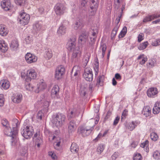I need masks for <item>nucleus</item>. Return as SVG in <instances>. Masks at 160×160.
Listing matches in <instances>:
<instances>
[{
	"label": "nucleus",
	"instance_id": "nucleus-1",
	"mask_svg": "<svg viewBox=\"0 0 160 160\" xmlns=\"http://www.w3.org/2000/svg\"><path fill=\"white\" fill-rule=\"evenodd\" d=\"M12 125L13 127H12V130H11L10 127V134L8 133V134L11 137V145L12 146H15L17 143L18 140L17 137L18 130L17 128L18 127L19 124L18 120L16 118L13 119L12 120Z\"/></svg>",
	"mask_w": 160,
	"mask_h": 160
},
{
	"label": "nucleus",
	"instance_id": "nucleus-2",
	"mask_svg": "<svg viewBox=\"0 0 160 160\" xmlns=\"http://www.w3.org/2000/svg\"><path fill=\"white\" fill-rule=\"evenodd\" d=\"M66 117L62 113H58L52 117V122L58 128L61 127L65 122Z\"/></svg>",
	"mask_w": 160,
	"mask_h": 160
},
{
	"label": "nucleus",
	"instance_id": "nucleus-3",
	"mask_svg": "<svg viewBox=\"0 0 160 160\" xmlns=\"http://www.w3.org/2000/svg\"><path fill=\"white\" fill-rule=\"evenodd\" d=\"M33 132V127L31 126L23 127L21 129L22 135L25 138L28 139L31 138Z\"/></svg>",
	"mask_w": 160,
	"mask_h": 160
},
{
	"label": "nucleus",
	"instance_id": "nucleus-4",
	"mask_svg": "<svg viewBox=\"0 0 160 160\" xmlns=\"http://www.w3.org/2000/svg\"><path fill=\"white\" fill-rule=\"evenodd\" d=\"M78 131L83 137H85L89 135L94 129V127H79Z\"/></svg>",
	"mask_w": 160,
	"mask_h": 160
},
{
	"label": "nucleus",
	"instance_id": "nucleus-5",
	"mask_svg": "<svg viewBox=\"0 0 160 160\" xmlns=\"http://www.w3.org/2000/svg\"><path fill=\"white\" fill-rule=\"evenodd\" d=\"M76 39L75 36L72 37L68 41L66 45L67 48L68 50L72 51L76 50L78 47L76 46Z\"/></svg>",
	"mask_w": 160,
	"mask_h": 160
},
{
	"label": "nucleus",
	"instance_id": "nucleus-6",
	"mask_svg": "<svg viewBox=\"0 0 160 160\" xmlns=\"http://www.w3.org/2000/svg\"><path fill=\"white\" fill-rule=\"evenodd\" d=\"M18 19L20 23L25 25L27 24L29 22L30 16L25 12H22L20 13L18 17Z\"/></svg>",
	"mask_w": 160,
	"mask_h": 160
},
{
	"label": "nucleus",
	"instance_id": "nucleus-7",
	"mask_svg": "<svg viewBox=\"0 0 160 160\" xmlns=\"http://www.w3.org/2000/svg\"><path fill=\"white\" fill-rule=\"evenodd\" d=\"M83 77L86 80L89 82L92 81L93 79L92 69L89 68H85L83 74Z\"/></svg>",
	"mask_w": 160,
	"mask_h": 160
},
{
	"label": "nucleus",
	"instance_id": "nucleus-8",
	"mask_svg": "<svg viewBox=\"0 0 160 160\" xmlns=\"http://www.w3.org/2000/svg\"><path fill=\"white\" fill-rule=\"evenodd\" d=\"M73 52L72 54L71 60L73 62H78L81 56V52L79 47L77 48L76 50L72 51Z\"/></svg>",
	"mask_w": 160,
	"mask_h": 160
},
{
	"label": "nucleus",
	"instance_id": "nucleus-9",
	"mask_svg": "<svg viewBox=\"0 0 160 160\" xmlns=\"http://www.w3.org/2000/svg\"><path fill=\"white\" fill-rule=\"evenodd\" d=\"M54 9L57 15H61L63 14L66 8L62 4L58 3L54 6Z\"/></svg>",
	"mask_w": 160,
	"mask_h": 160
},
{
	"label": "nucleus",
	"instance_id": "nucleus-10",
	"mask_svg": "<svg viewBox=\"0 0 160 160\" xmlns=\"http://www.w3.org/2000/svg\"><path fill=\"white\" fill-rule=\"evenodd\" d=\"M65 69L63 66L60 65L56 69L55 72V78L58 80L62 78V75L65 73Z\"/></svg>",
	"mask_w": 160,
	"mask_h": 160
},
{
	"label": "nucleus",
	"instance_id": "nucleus-11",
	"mask_svg": "<svg viewBox=\"0 0 160 160\" xmlns=\"http://www.w3.org/2000/svg\"><path fill=\"white\" fill-rule=\"evenodd\" d=\"M37 77V73L33 69H30L28 71L25 80L29 82L32 79H35Z\"/></svg>",
	"mask_w": 160,
	"mask_h": 160
},
{
	"label": "nucleus",
	"instance_id": "nucleus-12",
	"mask_svg": "<svg viewBox=\"0 0 160 160\" xmlns=\"http://www.w3.org/2000/svg\"><path fill=\"white\" fill-rule=\"evenodd\" d=\"M80 113L79 111L76 108H73L69 109L68 112L67 116L69 120L72 118L78 117Z\"/></svg>",
	"mask_w": 160,
	"mask_h": 160
},
{
	"label": "nucleus",
	"instance_id": "nucleus-13",
	"mask_svg": "<svg viewBox=\"0 0 160 160\" xmlns=\"http://www.w3.org/2000/svg\"><path fill=\"white\" fill-rule=\"evenodd\" d=\"M76 120L73 119L71 120L68 124V131L69 134L74 132L76 130L77 125Z\"/></svg>",
	"mask_w": 160,
	"mask_h": 160
},
{
	"label": "nucleus",
	"instance_id": "nucleus-14",
	"mask_svg": "<svg viewBox=\"0 0 160 160\" xmlns=\"http://www.w3.org/2000/svg\"><path fill=\"white\" fill-rule=\"evenodd\" d=\"M25 59L28 63L35 62L37 61L38 59L36 56L30 53H27L25 56Z\"/></svg>",
	"mask_w": 160,
	"mask_h": 160
},
{
	"label": "nucleus",
	"instance_id": "nucleus-15",
	"mask_svg": "<svg viewBox=\"0 0 160 160\" xmlns=\"http://www.w3.org/2000/svg\"><path fill=\"white\" fill-rule=\"evenodd\" d=\"M90 8L91 11H90V15H93L96 13V12L98 7V0H91Z\"/></svg>",
	"mask_w": 160,
	"mask_h": 160
},
{
	"label": "nucleus",
	"instance_id": "nucleus-16",
	"mask_svg": "<svg viewBox=\"0 0 160 160\" xmlns=\"http://www.w3.org/2000/svg\"><path fill=\"white\" fill-rule=\"evenodd\" d=\"M84 24L82 19L79 18H77L73 24V28L75 30H80L84 27Z\"/></svg>",
	"mask_w": 160,
	"mask_h": 160
},
{
	"label": "nucleus",
	"instance_id": "nucleus-17",
	"mask_svg": "<svg viewBox=\"0 0 160 160\" xmlns=\"http://www.w3.org/2000/svg\"><path fill=\"white\" fill-rule=\"evenodd\" d=\"M158 93L157 89L156 88H151L147 91V94L150 98H153L156 96Z\"/></svg>",
	"mask_w": 160,
	"mask_h": 160
},
{
	"label": "nucleus",
	"instance_id": "nucleus-18",
	"mask_svg": "<svg viewBox=\"0 0 160 160\" xmlns=\"http://www.w3.org/2000/svg\"><path fill=\"white\" fill-rule=\"evenodd\" d=\"M88 37L87 32L82 33L79 37L78 42L79 44H84L87 41Z\"/></svg>",
	"mask_w": 160,
	"mask_h": 160
},
{
	"label": "nucleus",
	"instance_id": "nucleus-19",
	"mask_svg": "<svg viewBox=\"0 0 160 160\" xmlns=\"http://www.w3.org/2000/svg\"><path fill=\"white\" fill-rule=\"evenodd\" d=\"M22 95L21 94L17 93L13 95L12 97V99L13 102L18 103L21 102L22 100Z\"/></svg>",
	"mask_w": 160,
	"mask_h": 160
},
{
	"label": "nucleus",
	"instance_id": "nucleus-20",
	"mask_svg": "<svg viewBox=\"0 0 160 160\" xmlns=\"http://www.w3.org/2000/svg\"><path fill=\"white\" fill-rule=\"evenodd\" d=\"M33 30L36 33L41 32L44 29L42 24L39 22H36L33 25Z\"/></svg>",
	"mask_w": 160,
	"mask_h": 160
},
{
	"label": "nucleus",
	"instance_id": "nucleus-21",
	"mask_svg": "<svg viewBox=\"0 0 160 160\" xmlns=\"http://www.w3.org/2000/svg\"><path fill=\"white\" fill-rule=\"evenodd\" d=\"M43 81L42 80L37 84V89L35 90V92L36 93H38L40 91L45 89L47 87V85L46 83L43 82Z\"/></svg>",
	"mask_w": 160,
	"mask_h": 160
},
{
	"label": "nucleus",
	"instance_id": "nucleus-22",
	"mask_svg": "<svg viewBox=\"0 0 160 160\" xmlns=\"http://www.w3.org/2000/svg\"><path fill=\"white\" fill-rule=\"evenodd\" d=\"M59 92V88L58 85H54L51 91V96L52 98H57Z\"/></svg>",
	"mask_w": 160,
	"mask_h": 160
},
{
	"label": "nucleus",
	"instance_id": "nucleus-23",
	"mask_svg": "<svg viewBox=\"0 0 160 160\" xmlns=\"http://www.w3.org/2000/svg\"><path fill=\"white\" fill-rule=\"evenodd\" d=\"M2 7L5 11H8L11 9L10 3L9 1L4 0L1 3Z\"/></svg>",
	"mask_w": 160,
	"mask_h": 160
},
{
	"label": "nucleus",
	"instance_id": "nucleus-24",
	"mask_svg": "<svg viewBox=\"0 0 160 160\" xmlns=\"http://www.w3.org/2000/svg\"><path fill=\"white\" fill-rule=\"evenodd\" d=\"M151 108L149 106H147L144 107L142 113L145 117H148L151 114Z\"/></svg>",
	"mask_w": 160,
	"mask_h": 160
},
{
	"label": "nucleus",
	"instance_id": "nucleus-25",
	"mask_svg": "<svg viewBox=\"0 0 160 160\" xmlns=\"http://www.w3.org/2000/svg\"><path fill=\"white\" fill-rule=\"evenodd\" d=\"M8 31L6 26L4 25H0V35L4 36H6L8 33Z\"/></svg>",
	"mask_w": 160,
	"mask_h": 160
},
{
	"label": "nucleus",
	"instance_id": "nucleus-26",
	"mask_svg": "<svg viewBox=\"0 0 160 160\" xmlns=\"http://www.w3.org/2000/svg\"><path fill=\"white\" fill-rule=\"evenodd\" d=\"M0 87L2 89H7L10 86L9 82L6 80H2L0 82Z\"/></svg>",
	"mask_w": 160,
	"mask_h": 160
},
{
	"label": "nucleus",
	"instance_id": "nucleus-27",
	"mask_svg": "<svg viewBox=\"0 0 160 160\" xmlns=\"http://www.w3.org/2000/svg\"><path fill=\"white\" fill-rule=\"evenodd\" d=\"M160 112V102H157L155 104L152 109V112L154 114H157Z\"/></svg>",
	"mask_w": 160,
	"mask_h": 160
},
{
	"label": "nucleus",
	"instance_id": "nucleus-28",
	"mask_svg": "<svg viewBox=\"0 0 160 160\" xmlns=\"http://www.w3.org/2000/svg\"><path fill=\"white\" fill-rule=\"evenodd\" d=\"M66 28L65 26L63 25V24L61 25L58 30V34L59 36L64 34L66 32Z\"/></svg>",
	"mask_w": 160,
	"mask_h": 160
},
{
	"label": "nucleus",
	"instance_id": "nucleus-29",
	"mask_svg": "<svg viewBox=\"0 0 160 160\" xmlns=\"http://www.w3.org/2000/svg\"><path fill=\"white\" fill-rule=\"evenodd\" d=\"M71 151L73 153H77L79 150L78 146L75 143H72L70 148Z\"/></svg>",
	"mask_w": 160,
	"mask_h": 160
},
{
	"label": "nucleus",
	"instance_id": "nucleus-30",
	"mask_svg": "<svg viewBox=\"0 0 160 160\" xmlns=\"http://www.w3.org/2000/svg\"><path fill=\"white\" fill-rule=\"evenodd\" d=\"M8 49L7 45L5 43L4 41H1L0 43V49L3 52H6Z\"/></svg>",
	"mask_w": 160,
	"mask_h": 160
},
{
	"label": "nucleus",
	"instance_id": "nucleus-31",
	"mask_svg": "<svg viewBox=\"0 0 160 160\" xmlns=\"http://www.w3.org/2000/svg\"><path fill=\"white\" fill-rule=\"evenodd\" d=\"M119 27V26L117 25V26H115L112 30L111 34V39L112 40H113L114 39Z\"/></svg>",
	"mask_w": 160,
	"mask_h": 160
},
{
	"label": "nucleus",
	"instance_id": "nucleus-32",
	"mask_svg": "<svg viewBox=\"0 0 160 160\" xmlns=\"http://www.w3.org/2000/svg\"><path fill=\"white\" fill-rule=\"evenodd\" d=\"M127 32V28L126 27H124L122 30L120 32L118 38H122L124 37L126 34Z\"/></svg>",
	"mask_w": 160,
	"mask_h": 160
},
{
	"label": "nucleus",
	"instance_id": "nucleus-33",
	"mask_svg": "<svg viewBox=\"0 0 160 160\" xmlns=\"http://www.w3.org/2000/svg\"><path fill=\"white\" fill-rule=\"evenodd\" d=\"M16 4L21 6H24L27 3V0H14Z\"/></svg>",
	"mask_w": 160,
	"mask_h": 160
},
{
	"label": "nucleus",
	"instance_id": "nucleus-34",
	"mask_svg": "<svg viewBox=\"0 0 160 160\" xmlns=\"http://www.w3.org/2000/svg\"><path fill=\"white\" fill-rule=\"evenodd\" d=\"M105 148L104 145L100 144L98 147L97 149V152L98 154H100L103 151Z\"/></svg>",
	"mask_w": 160,
	"mask_h": 160
},
{
	"label": "nucleus",
	"instance_id": "nucleus-35",
	"mask_svg": "<svg viewBox=\"0 0 160 160\" xmlns=\"http://www.w3.org/2000/svg\"><path fill=\"white\" fill-rule=\"evenodd\" d=\"M2 124L3 126L6 127V128L10 132V128H9L10 127L9 126V124L7 120L6 119H3L2 121Z\"/></svg>",
	"mask_w": 160,
	"mask_h": 160
},
{
	"label": "nucleus",
	"instance_id": "nucleus-36",
	"mask_svg": "<svg viewBox=\"0 0 160 160\" xmlns=\"http://www.w3.org/2000/svg\"><path fill=\"white\" fill-rule=\"evenodd\" d=\"M18 42L16 40L12 41L10 46L11 48H12L13 49H16L18 48Z\"/></svg>",
	"mask_w": 160,
	"mask_h": 160
},
{
	"label": "nucleus",
	"instance_id": "nucleus-37",
	"mask_svg": "<svg viewBox=\"0 0 160 160\" xmlns=\"http://www.w3.org/2000/svg\"><path fill=\"white\" fill-rule=\"evenodd\" d=\"M148 42H145L141 44L139 47L138 49L140 50H142L145 49L148 46Z\"/></svg>",
	"mask_w": 160,
	"mask_h": 160
},
{
	"label": "nucleus",
	"instance_id": "nucleus-38",
	"mask_svg": "<svg viewBox=\"0 0 160 160\" xmlns=\"http://www.w3.org/2000/svg\"><path fill=\"white\" fill-rule=\"evenodd\" d=\"M150 138L152 140L156 141L158 138V136L157 133L155 132H152L151 133Z\"/></svg>",
	"mask_w": 160,
	"mask_h": 160
},
{
	"label": "nucleus",
	"instance_id": "nucleus-39",
	"mask_svg": "<svg viewBox=\"0 0 160 160\" xmlns=\"http://www.w3.org/2000/svg\"><path fill=\"white\" fill-rule=\"evenodd\" d=\"M142 157L140 154L135 153L133 157V160H142Z\"/></svg>",
	"mask_w": 160,
	"mask_h": 160
},
{
	"label": "nucleus",
	"instance_id": "nucleus-40",
	"mask_svg": "<svg viewBox=\"0 0 160 160\" xmlns=\"http://www.w3.org/2000/svg\"><path fill=\"white\" fill-rule=\"evenodd\" d=\"M154 158L157 160L160 159V152L158 151L155 152L153 155Z\"/></svg>",
	"mask_w": 160,
	"mask_h": 160
},
{
	"label": "nucleus",
	"instance_id": "nucleus-41",
	"mask_svg": "<svg viewBox=\"0 0 160 160\" xmlns=\"http://www.w3.org/2000/svg\"><path fill=\"white\" fill-rule=\"evenodd\" d=\"M46 54L48 59H49L52 56V51L50 49H47L46 51Z\"/></svg>",
	"mask_w": 160,
	"mask_h": 160
},
{
	"label": "nucleus",
	"instance_id": "nucleus-42",
	"mask_svg": "<svg viewBox=\"0 0 160 160\" xmlns=\"http://www.w3.org/2000/svg\"><path fill=\"white\" fill-rule=\"evenodd\" d=\"M152 45L154 46H157L160 45V39H157L152 42Z\"/></svg>",
	"mask_w": 160,
	"mask_h": 160
},
{
	"label": "nucleus",
	"instance_id": "nucleus-43",
	"mask_svg": "<svg viewBox=\"0 0 160 160\" xmlns=\"http://www.w3.org/2000/svg\"><path fill=\"white\" fill-rule=\"evenodd\" d=\"M152 19V15H149L146 16L143 20V22H147L151 21Z\"/></svg>",
	"mask_w": 160,
	"mask_h": 160
},
{
	"label": "nucleus",
	"instance_id": "nucleus-44",
	"mask_svg": "<svg viewBox=\"0 0 160 160\" xmlns=\"http://www.w3.org/2000/svg\"><path fill=\"white\" fill-rule=\"evenodd\" d=\"M154 62L153 60H151L149 61V62L147 64V67L150 68L154 66Z\"/></svg>",
	"mask_w": 160,
	"mask_h": 160
},
{
	"label": "nucleus",
	"instance_id": "nucleus-45",
	"mask_svg": "<svg viewBox=\"0 0 160 160\" xmlns=\"http://www.w3.org/2000/svg\"><path fill=\"white\" fill-rule=\"evenodd\" d=\"M25 83V88L26 89L28 90L31 91L32 90L33 88V87L29 83Z\"/></svg>",
	"mask_w": 160,
	"mask_h": 160
},
{
	"label": "nucleus",
	"instance_id": "nucleus-46",
	"mask_svg": "<svg viewBox=\"0 0 160 160\" xmlns=\"http://www.w3.org/2000/svg\"><path fill=\"white\" fill-rule=\"evenodd\" d=\"M81 94L83 96H85L86 94L87 89L84 87H82L81 88Z\"/></svg>",
	"mask_w": 160,
	"mask_h": 160
},
{
	"label": "nucleus",
	"instance_id": "nucleus-47",
	"mask_svg": "<svg viewBox=\"0 0 160 160\" xmlns=\"http://www.w3.org/2000/svg\"><path fill=\"white\" fill-rule=\"evenodd\" d=\"M128 111L126 109H125L122 112L121 117V120L122 119H125L126 116L128 114Z\"/></svg>",
	"mask_w": 160,
	"mask_h": 160
},
{
	"label": "nucleus",
	"instance_id": "nucleus-48",
	"mask_svg": "<svg viewBox=\"0 0 160 160\" xmlns=\"http://www.w3.org/2000/svg\"><path fill=\"white\" fill-rule=\"evenodd\" d=\"M123 11V8H122L121 12H120V14L119 15H118V18L116 19V26L118 25V26H119L118 25V23L120 22V18L122 16V13Z\"/></svg>",
	"mask_w": 160,
	"mask_h": 160
},
{
	"label": "nucleus",
	"instance_id": "nucleus-49",
	"mask_svg": "<svg viewBox=\"0 0 160 160\" xmlns=\"http://www.w3.org/2000/svg\"><path fill=\"white\" fill-rule=\"evenodd\" d=\"M144 34L143 33H140L138 35V42H140L143 39Z\"/></svg>",
	"mask_w": 160,
	"mask_h": 160
},
{
	"label": "nucleus",
	"instance_id": "nucleus-50",
	"mask_svg": "<svg viewBox=\"0 0 160 160\" xmlns=\"http://www.w3.org/2000/svg\"><path fill=\"white\" fill-rule=\"evenodd\" d=\"M104 78V77L103 75L99 76L97 79V82L99 83L103 82Z\"/></svg>",
	"mask_w": 160,
	"mask_h": 160
},
{
	"label": "nucleus",
	"instance_id": "nucleus-51",
	"mask_svg": "<svg viewBox=\"0 0 160 160\" xmlns=\"http://www.w3.org/2000/svg\"><path fill=\"white\" fill-rule=\"evenodd\" d=\"M43 115V114L42 113V111H39L37 114V117L38 119L41 120Z\"/></svg>",
	"mask_w": 160,
	"mask_h": 160
},
{
	"label": "nucleus",
	"instance_id": "nucleus-52",
	"mask_svg": "<svg viewBox=\"0 0 160 160\" xmlns=\"http://www.w3.org/2000/svg\"><path fill=\"white\" fill-rule=\"evenodd\" d=\"M119 155V154L118 152H115L112 156V160H116Z\"/></svg>",
	"mask_w": 160,
	"mask_h": 160
},
{
	"label": "nucleus",
	"instance_id": "nucleus-53",
	"mask_svg": "<svg viewBox=\"0 0 160 160\" xmlns=\"http://www.w3.org/2000/svg\"><path fill=\"white\" fill-rule=\"evenodd\" d=\"M120 119V117L118 116H117L115 120H114L113 122V125H114L116 126L118 123Z\"/></svg>",
	"mask_w": 160,
	"mask_h": 160
},
{
	"label": "nucleus",
	"instance_id": "nucleus-54",
	"mask_svg": "<svg viewBox=\"0 0 160 160\" xmlns=\"http://www.w3.org/2000/svg\"><path fill=\"white\" fill-rule=\"evenodd\" d=\"M96 68H95V75H97L98 73L99 69V62H97V63L96 64Z\"/></svg>",
	"mask_w": 160,
	"mask_h": 160
},
{
	"label": "nucleus",
	"instance_id": "nucleus-55",
	"mask_svg": "<svg viewBox=\"0 0 160 160\" xmlns=\"http://www.w3.org/2000/svg\"><path fill=\"white\" fill-rule=\"evenodd\" d=\"M90 57V55H89V54H87L86 55H85L84 57V59L86 61L85 62V63H86V65H87V63L88 62L89 60Z\"/></svg>",
	"mask_w": 160,
	"mask_h": 160
},
{
	"label": "nucleus",
	"instance_id": "nucleus-56",
	"mask_svg": "<svg viewBox=\"0 0 160 160\" xmlns=\"http://www.w3.org/2000/svg\"><path fill=\"white\" fill-rule=\"evenodd\" d=\"M60 142H58L56 143V145H54V147L57 150H59V149L60 148Z\"/></svg>",
	"mask_w": 160,
	"mask_h": 160
},
{
	"label": "nucleus",
	"instance_id": "nucleus-57",
	"mask_svg": "<svg viewBox=\"0 0 160 160\" xmlns=\"http://www.w3.org/2000/svg\"><path fill=\"white\" fill-rule=\"evenodd\" d=\"M147 61V57H143L142 60L140 62V64L141 65H143L145 63V62Z\"/></svg>",
	"mask_w": 160,
	"mask_h": 160
},
{
	"label": "nucleus",
	"instance_id": "nucleus-58",
	"mask_svg": "<svg viewBox=\"0 0 160 160\" xmlns=\"http://www.w3.org/2000/svg\"><path fill=\"white\" fill-rule=\"evenodd\" d=\"M42 139L40 137H38L36 139V141L35 142V144H36V143H42Z\"/></svg>",
	"mask_w": 160,
	"mask_h": 160
},
{
	"label": "nucleus",
	"instance_id": "nucleus-59",
	"mask_svg": "<svg viewBox=\"0 0 160 160\" xmlns=\"http://www.w3.org/2000/svg\"><path fill=\"white\" fill-rule=\"evenodd\" d=\"M102 52H105L106 50V45L105 44H103L101 46Z\"/></svg>",
	"mask_w": 160,
	"mask_h": 160
},
{
	"label": "nucleus",
	"instance_id": "nucleus-60",
	"mask_svg": "<svg viewBox=\"0 0 160 160\" xmlns=\"http://www.w3.org/2000/svg\"><path fill=\"white\" fill-rule=\"evenodd\" d=\"M152 19L157 18L160 17V14H152Z\"/></svg>",
	"mask_w": 160,
	"mask_h": 160
},
{
	"label": "nucleus",
	"instance_id": "nucleus-61",
	"mask_svg": "<svg viewBox=\"0 0 160 160\" xmlns=\"http://www.w3.org/2000/svg\"><path fill=\"white\" fill-rule=\"evenodd\" d=\"M96 38L93 37H90V39L91 42V44H93L94 43Z\"/></svg>",
	"mask_w": 160,
	"mask_h": 160
},
{
	"label": "nucleus",
	"instance_id": "nucleus-62",
	"mask_svg": "<svg viewBox=\"0 0 160 160\" xmlns=\"http://www.w3.org/2000/svg\"><path fill=\"white\" fill-rule=\"evenodd\" d=\"M111 114V112L110 111H108L106 114V116L105 118H104V120H106L109 117H110V116Z\"/></svg>",
	"mask_w": 160,
	"mask_h": 160
},
{
	"label": "nucleus",
	"instance_id": "nucleus-63",
	"mask_svg": "<svg viewBox=\"0 0 160 160\" xmlns=\"http://www.w3.org/2000/svg\"><path fill=\"white\" fill-rule=\"evenodd\" d=\"M87 0H82L81 2V5L83 7H85L86 4Z\"/></svg>",
	"mask_w": 160,
	"mask_h": 160
},
{
	"label": "nucleus",
	"instance_id": "nucleus-64",
	"mask_svg": "<svg viewBox=\"0 0 160 160\" xmlns=\"http://www.w3.org/2000/svg\"><path fill=\"white\" fill-rule=\"evenodd\" d=\"M115 78L117 79L120 80L121 78V77L120 74L118 73H117L115 74Z\"/></svg>",
	"mask_w": 160,
	"mask_h": 160
}]
</instances>
